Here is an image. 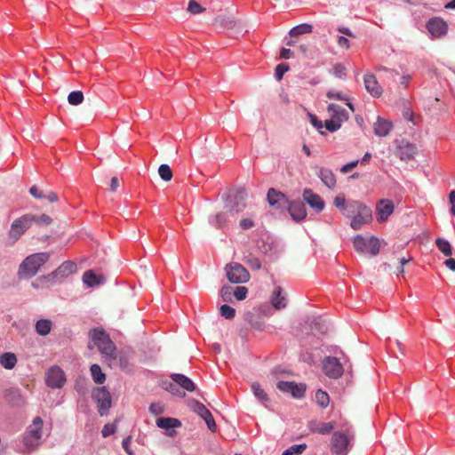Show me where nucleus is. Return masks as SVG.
<instances>
[{"instance_id": "obj_1", "label": "nucleus", "mask_w": 455, "mask_h": 455, "mask_svg": "<svg viewBox=\"0 0 455 455\" xmlns=\"http://www.w3.org/2000/svg\"><path fill=\"white\" fill-rule=\"evenodd\" d=\"M89 338L93 346L98 348L104 357L108 360L116 359V347L105 330L94 328L89 331Z\"/></svg>"}, {"instance_id": "obj_2", "label": "nucleus", "mask_w": 455, "mask_h": 455, "mask_svg": "<svg viewBox=\"0 0 455 455\" xmlns=\"http://www.w3.org/2000/svg\"><path fill=\"white\" fill-rule=\"evenodd\" d=\"M347 209L348 211L347 217L351 218L350 227L355 230L360 229L372 220L371 209L359 201H350Z\"/></svg>"}, {"instance_id": "obj_3", "label": "nucleus", "mask_w": 455, "mask_h": 455, "mask_svg": "<svg viewBox=\"0 0 455 455\" xmlns=\"http://www.w3.org/2000/svg\"><path fill=\"white\" fill-rule=\"evenodd\" d=\"M50 259L48 252H38L28 256L20 264L19 275L20 278H31L36 275L40 267Z\"/></svg>"}, {"instance_id": "obj_4", "label": "nucleus", "mask_w": 455, "mask_h": 455, "mask_svg": "<svg viewBox=\"0 0 455 455\" xmlns=\"http://www.w3.org/2000/svg\"><path fill=\"white\" fill-rule=\"evenodd\" d=\"M43 424V419L40 417H36L32 424L27 428L22 439L23 444L27 449L36 450L41 444Z\"/></svg>"}, {"instance_id": "obj_5", "label": "nucleus", "mask_w": 455, "mask_h": 455, "mask_svg": "<svg viewBox=\"0 0 455 455\" xmlns=\"http://www.w3.org/2000/svg\"><path fill=\"white\" fill-rule=\"evenodd\" d=\"M327 112L330 119L325 120L324 126L331 132L338 131L342 124L349 118L348 112L339 105L334 103L328 105Z\"/></svg>"}, {"instance_id": "obj_6", "label": "nucleus", "mask_w": 455, "mask_h": 455, "mask_svg": "<svg viewBox=\"0 0 455 455\" xmlns=\"http://www.w3.org/2000/svg\"><path fill=\"white\" fill-rule=\"evenodd\" d=\"M34 224V218L32 214H24L15 219L8 232V239L12 243H16L25 232L29 229Z\"/></svg>"}, {"instance_id": "obj_7", "label": "nucleus", "mask_w": 455, "mask_h": 455, "mask_svg": "<svg viewBox=\"0 0 455 455\" xmlns=\"http://www.w3.org/2000/svg\"><path fill=\"white\" fill-rule=\"evenodd\" d=\"M92 399L98 405L100 416L107 415L112 405L111 395L106 387H95L92 394Z\"/></svg>"}, {"instance_id": "obj_8", "label": "nucleus", "mask_w": 455, "mask_h": 455, "mask_svg": "<svg viewBox=\"0 0 455 455\" xmlns=\"http://www.w3.org/2000/svg\"><path fill=\"white\" fill-rule=\"evenodd\" d=\"M227 278L230 283H242L250 279V274L247 269L240 263L231 262L225 267Z\"/></svg>"}, {"instance_id": "obj_9", "label": "nucleus", "mask_w": 455, "mask_h": 455, "mask_svg": "<svg viewBox=\"0 0 455 455\" xmlns=\"http://www.w3.org/2000/svg\"><path fill=\"white\" fill-rule=\"evenodd\" d=\"M350 439L342 432L333 433L331 440V451L335 455H346L348 452Z\"/></svg>"}, {"instance_id": "obj_10", "label": "nucleus", "mask_w": 455, "mask_h": 455, "mask_svg": "<svg viewBox=\"0 0 455 455\" xmlns=\"http://www.w3.org/2000/svg\"><path fill=\"white\" fill-rule=\"evenodd\" d=\"M395 155L402 161H410L417 154V147L405 140H396Z\"/></svg>"}, {"instance_id": "obj_11", "label": "nucleus", "mask_w": 455, "mask_h": 455, "mask_svg": "<svg viewBox=\"0 0 455 455\" xmlns=\"http://www.w3.org/2000/svg\"><path fill=\"white\" fill-rule=\"evenodd\" d=\"M45 381L52 388H60L66 382L64 371L58 366H53L46 372Z\"/></svg>"}, {"instance_id": "obj_12", "label": "nucleus", "mask_w": 455, "mask_h": 455, "mask_svg": "<svg viewBox=\"0 0 455 455\" xmlns=\"http://www.w3.org/2000/svg\"><path fill=\"white\" fill-rule=\"evenodd\" d=\"M323 371L329 377L337 379L343 373V367L336 357L328 356L323 361Z\"/></svg>"}, {"instance_id": "obj_13", "label": "nucleus", "mask_w": 455, "mask_h": 455, "mask_svg": "<svg viewBox=\"0 0 455 455\" xmlns=\"http://www.w3.org/2000/svg\"><path fill=\"white\" fill-rule=\"evenodd\" d=\"M395 204L389 199H381L376 204L377 220L385 222L388 217L394 212Z\"/></svg>"}, {"instance_id": "obj_14", "label": "nucleus", "mask_w": 455, "mask_h": 455, "mask_svg": "<svg viewBox=\"0 0 455 455\" xmlns=\"http://www.w3.org/2000/svg\"><path fill=\"white\" fill-rule=\"evenodd\" d=\"M276 387L282 392L290 393L295 398L302 397L306 391L303 384H297L293 381H279Z\"/></svg>"}, {"instance_id": "obj_15", "label": "nucleus", "mask_w": 455, "mask_h": 455, "mask_svg": "<svg viewBox=\"0 0 455 455\" xmlns=\"http://www.w3.org/2000/svg\"><path fill=\"white\" fill-rule=\"evenodd\" d=\"M427 28L432 36L441 37L447 33L448 25L443 19L435 17L427 21Z\"/></svg>"}, {"instance_id": "obj_16", "label": "nucleus", "mask_w": 455, "mask_h": 455, "mask_svg": "<svg viewBox=\"0 0 455 455\" xmlns=\"http://www.w3.org/2000/svg\"><path fill=\"white\" fill-rule=\"evenodd\" d=\"M364 87L373 97L379 98L382 95V88L373 74H365L363 76Z\"/></svg>"}, {"instance_id": "obj_17", "label": "nucleus", "mask_w": 455, "mask_h": 455, "mask_svg": "<svg viewBox=\"0 0 455 455\" xmlns=\"http://www.w3.org/2000/svg\"><path fill=\"white\" fill-rule=\"evenodd\" d=\"M304 201L317 212H322L324 208V202L320 196L314 193L311 189H305L303 192Z\"/></svg>"}, {"instance_id": "obj_18", "label": "nucleus", "mask_w": 455, "mask_h": 455, "mask_svg": "<svg viewBox=\"0 0 455 455\" xmlns=\"http://www.w3.org/2000/svg\"><path fill=\"white\" fill-rule=\"evenodd\" d=\"M247 193L244 188H239L235 191L233 196L232 205L230 206V212H240L246 207Z\"/></svg>"}, {"instance_id": "obj_19", "label": "nucleus", "mask_w": 455, "mask_h": 455, "mask_svg": "<svg viewBox=\"0 0 455 455\" xmlns=\"http://www.w3.org/2000/svg\"><path fill=\"white\" fill-rule=\"evenodd\" d=\"M76 270V265L71 261H64L55 271L44 278L60 277L64 278Z\"/></svg>"}, {"instance_id": "obj_20", "label": "nucleus", "mask_w": 455, "mask_h": 455, "mask_svg": "<svg viewBox=\"0 0 455 455\" xmlns=\"http://www.w3.org/2000/svg\"><path fill=\"white\" fill-rule=\"evenodd\" d=\"M287 205L289 213L295 221H300L306 218L307 212L303 203L288 201Z\"/></svg>"}, {"instance_id": "obj_21", "label": "nucleus", "mask_w": 455, "mask_h": 455, "mask_svg": "<svg viewBox=\"0 0 455 455\" xmlns=\"http://www.w3.org/2000/svg\"><path fill=\"white\" fill-rule=\"evenodd\" d=\"M170 378L172 380L181 387L183 390L188 392H193L196 390V384L187 376L179 373L171 374Z\"/></svg>"}, {"instance_id": "obj_22", "label": "nucleus", "mask_w": 455, "mask_h": 455, "mask_svg": "<svg viewBox=\"0 0 455 455\" xmlns=\"http://www.w3.org/2000/svg\"><path fill=\"white\" fill-rule=\"evenodd\" d=\"M267 201L271 206L283 207L288 204V199L284 194L270 188L267 192Z\"/></svg>"}, {"instance_id": "obj_23", "label": "nucleus", "mask_w": 455, "mask_h": 455, "mask_svg": "<svg viewBox=\"0 0 455 455\" xmlns=\"http://www.w3.org/2000/svg\"><path fill=\"white\" fill-rule=\"evenodd\" d=\"M392 128V124L380 116L378 117L377 121L373 124L374 133L379 137L387 136Z\"/></svg>"}, {"instance_id": "obj_24", "label": "nucleus", "mask_w": 455, "mask_h": 455, "mask_svg": "<svg viewBox=\"0 0 455 455\" xmlns=\"http://www.w3.org/2000/svg\"><path fill=\"white\" fill-rule=\"evenodd\" d=\"M308 427L310 431L314 433L327 435L330 434L334 428V423L313 420L309 423Z\"/></svg>"}, {"instance_id": "obj_25", "label": "nucleus", "mask_w": 455, "mask_h": 455, "mask_svg": "<svg viewBox=\"0 0 455 455\" xmlns=\"http://www.w3.org/2000/svg\"><path fill=\"white\" fill-rule=\"evenodd\" d=\"M271 304L277 310L286 307V306H287L286 298L283 294L282 287L276 286L275 288V291H273V293L271 295Z\"/></svg>"}, {"instance_id": "obj_26", "label": "nucleus", "mask_w": 455, "mask_h": 455, "mask_svg": "<svg viewBox=\"0 0 455 455\" xmlns=\"http://www.w3.org/2000/svg\"><path fill=\"white\" fill-rule=\"evenodd\" d=\"M319 177L329 188H333L336 186V178L331 170L321 168L319 171Z\"/></svg>"}, {"instance_id": "obj_27", "label": "nucleus", "mask_w": 455, "mask_h": 455, "mask_svg": "<svg viewBox=\"0 0 455 455\" xmlns=\"http://www.w3.org/2000/svg\"><path fill=\"white\" fill-rule=\"evenodd\" d=\"M180 425V421L174 418H158L156 419V426L166 430L179 427Z\"/></svg>"}, {"instance_id": "obj_28", "label": "nucleus", "mask_w": 455, "mask_h": 455, "mask_svg": "<svg viewBox=\"0 0 455 455\" xmlns=\"http://www.w3.org/2000/svg\"><path fill=\"white\" fill-rule=\"evenodd\" d=\"M17 363V357L13 353L6 352L0 355V364L7 369L12 370Z\"/></svg>"}, {"instance_id": "obj_29", "label": "nucleus", "mask_w": 455, "mask_h": 455, "mask_svg": "<svg viewBox=\"0 0 455 455\" xmlns=\"http://www.w3.org/2000/svg\"><path fill=\"white\" fill-rule=\"evenodd\" d=\"M52 323L49 319L38 320L36 323V331L41 336H46L51 332Z\"/></svg>"}, {"instance_id": "obj_30", "label": "nucleus", "mask_w": 455, "mask_h": 455, "mask_svg": "<svg viewBox=\"0 0 455 455\" xmlns=\"http://www.w3.org/2000/svg\"><path fill=\"white\" fill-rule=\"evenodd\" d=\"M83 281L87 286L92 287L99 285L102 282V277L96 275L92 270H88L84 273Z\"/></svg>"}, {"instance_id": "obj_31", "label": "nucleus", "mask_w": 455, "mask_h": 455, "mask_svg": "<svg viewBox=\"0 0 455 455\" xmlns=\"http://www.w3.org/2000/svg\"><path fill=\"white\" fill-rule=\"evenodd\" d=\"M91 374L92 379L97 384H103L106 380V375L102 372L101 368L99 364L94 363L91 366Z\"/></svg>"}, {"instance_id": "obj_32", "label": "nucleus", "mask_w": 455, "mask_h": 455, "mask_svg": "<svg viewBox=\"0 0 455 455\" xmlns=\"http://www.w3.org/2000/svg\"><path fill=\"white\" fill-rule=\"evenodd\" d=\"M313 27L310 24L303 23L292 28L289 34L291 36H298L303 34H309L312 32Z\"/></svg>"}, {"instance_id": "obj_33", "label": "nucleus", "mask_w": 455, "mask_h": 455, "mask_svg": "<svg viewBox=\"0 0 455 455\" xmlns=\"http://www.w3.org/2000/svg\"><path fill=\"white\" fill-rule=\"evenodd\" d=\"M435 244L444 256L448 257L452 254V247L448 240L439 237L435 240Z\"/></svg>"}, {"instance_id": "obj_34", "label": "nucleus", "mask_w": 455, "mask_h": 455, "mask_svg": "<svg viewBox=\"0 0 455 455\" xmlns=\"http://www.w3.org/2000/svg\"><path fill=\"white\" fill-rule=\"evenodd\" d=\"M350 201H346L344 196H338L334 198L333 204L341 212V213L345 216L348 215L347 207L349 205Z\"/></svg>"}, {"instance_id": "obj_35", "label": "nucleus", "mask_w": 455, "mask_h": 455, "mask_svg": "<svg viewBox=\"0 0 455 455\" xmlns=\"http://www.w3.org/2000/svg\"><path fill=\"white\" fill-rule=\"evenodd\" d=\"M315 401L319 406L326 408L330 403L329 395L325 391L319 389L315 393Z\"/></svg>"}, {"instance_id": "obj_36", "label": "nucleus", "mask_w": 455, "mask_h": 455, "mask_svg": "<svg viewBox=\"0 0 455 455\" xmlns=\"http://www.w3.org/2000/svg\"><path fill=\"white\" fill-rule=\"evenodd\" d=\"M353 243L356 251L360 253H364L366 251L368 241H366L362 235H357L355 236Z\"/></svg>"}, {"instance_id": "obj_37", "label": "nucleus", "mask_w": 455, "mask_h": 455, "mask_svg": "<svg viewBox=\"0 0 455 455\" xmlns=\"http://www.w3.org/2000/svg\"><path fill=\"white\" fill-rule=\"evenodd\" d=\"M163 387L165 390H167L168 392H170L171 394L175 395L177 396L184 397L186 395L185 392L180 390L178 387V385L175 384L173 381L172 382H164Z\"/></svg>"}, {"instance_id": "obj_38", "label": "nucleus", "mask_w": 455, "mask_h": 455, "mask_svg": "<svg viewBox=\"0 0 455 455\" xmlns=\"http://www.w3.org/2000/svg\"><path fill=\"white\" fill-rule=\"evenodd\" d=\"M68 101L70 105L77 106L84 101V94L81 91L71 92L68 96Z\"/></svg>"}, {"instance_id": "obj_39", "label": "nucleus", "mask_w": 455, "mask_h": 455, "mask_svg": "<svg viewBox=\"0 0 455 455\" xmlns=\"http://www.w3.org/2000/svg\"><path fill=\"white\" fill-rule=\"evenodd\" d=\"M158 173L164 181H170L172 179V171L168 164H161L158 168Z\"/></svg>"}, {"instance_id": "obj_40", "label": "nucleus", "mask_w": 455, "mask_h": 455, "mask_svg": "<svg viewBox=\"0 0 455 455\" xmlns=\"http://www.w3.org/2000/svg\"><path fill=\"white\" fill-rule=\"evenodd\" d=\"M306 448V443L294 444L286 449L282 455H299L303 453Z\"/></svg>"}, {"instance_id": "obj_41", "label": "nucleus", "mask_w": 455, "mask_h": 455, "mask_svg": "<svg viewBox=\"0 0 455 455\" xmlns=\"http://www.w3.org/2000/svg\"><path fill=\"white\" fill-rule=\"evenodd\" d=\"M220 314L224 318L231 320L235 315V308L231 307L230 306L224 304L220 308Z\"/></svg>"}, {"instance_id": "obj_42", "label": "nucleus", "mask_w": 455, "mask_h": 455, "mask_svg": "<svg viewBox=\"0 0 455 455\" xmlns=\"http://www.w3.org/2000/svg\"><path fill=\"white\" fill-rule=\"evenodd\" d=\"M367 247H369L370 252L373 256H376L379 252L380 242H379V240L377 237L372 236L368 241Z\"/></svg>"}, {"instance_id": "obj_43", "label": "nucleus", "mask_w": 455, "mask_h": 455, "mask_svg": "<svg viewBox=\"0 0 455 455\" xmlns=\"http://www.w3.org/2000/svg\"><path fill=\"white\" fill-rule=\"evenodd\" d=\"M251 389L253 391L254 395L261 402L267 401V395L265 391L260 387L258 383H253L251 385Z\"/></svg>"}, {"instance_id": "obj_44", "label": "nucleus", "mask_w": 455, "mask_h": 455, "mask_svg": "<svg viewBox=\"0 0 455 455\" xmlns=\"http://www.w3.org/2000/svg\"><path fill=\"white\" fill-rule=\"evenodd\" d=\"M191 408L201 418H203L204 415H205L208 412V411H209L202 403H200L198 401H192L191 402Z\"/></svg>"}, {"instance_id": "obj_45", "label": "nucleus", "mask_w": 455, "mask_h": 455, "mask_svg": "<svg viewBox=\"0 0 455 455\" xmlns=\"http://www.w3.org/2000/svg\"><path fill=\"white\" fill-rule=\"evenodd\" d=\"M32 217L34 218V224H36L39 226H48L52 222V219L46 214H41V215L32 214Z\"/></svg>"}, {"instance_id": "obj_46", "label": "nucleus", "mask_w": 455, "mask_h": 455, "mask_svg": "<svg viewBox=\"0 0 455 455\" xmlns=\"http://www.w3.org/2000/svg\"><path fill=\"white\" fill-rule=\"evenodd\" d=\"M188 11L192 14H199L205 11V8L202 7L196 0H190L188 2Z\"/></svg>"}, {"instance_id": "obj_47", "label": "nucleus", "mask_w": 455, "mask_h": 455, "mask_svg": "<svg viewBox=\"0 0 455 455\" xmlns=\"http://www.w3.org/2000/svg\"><path fill=\"white\" fill-rule=\"evenodd\" d=\"M202 419L205 421L208 428L212 432H216L217 425H216L213 416L210 411H208V412L205 415H204V417Z\"/></svg>"}, {"instance_id": "obj_48", "label": "nucleus", "mask_w": 455, "mask_h": 455, "mask_svg": "<svg viewBox=\"0 0 455 455\" xmlns=\"http://www.w3.org/2000/svg\"><path fill=\"white\" fill-rule=\"evenodd\" d=\"M289 70L288 64L285 63H280L276 66L275 70V76L278 81H281L283 79V76L284 73H286Z\"/></svg>"}, {"instance_id": "obj_49", "label": "nucleus", "mask_w": 455, "mask_h": 455, "mask_svg": "<svg viewBox=\"0 0 455 455\" xmlns=\"http://www.w3.org/2000/svg\"><path fill=\"white\" fill-rule=\"evenodd\" d=\"M248 289L244 286H237L234 291V296L237 300H243L246 298Z\"/></svg>"}, {"instance_id": "obj_50", "label": "nucleus", "mask_w": 455, "mask_h": 455, "mask_svg": "<svg viewBox=\"0 0 455 455\" xmlns=\"http://www.w3.org/2000/svg\"><path fill=\"white\" fill-rule=\"evenodd\" d=\"M327 98L330 100H349V97L347 95L342 94L339 92L329 91L326 94Z\"/></svg>"}, {"instance_id": "obj_51", "label": "nucleus", "mask_w": 455, "mask_h": 455, "mask_svg": "<svg viewBox=\"0 0 455 455\" xmlns=\"http://www.w3.org/2000/svg\"><path fill=\"white\" fill-rule=\"evenodd\" d=\"M333 75L338 78H344L347 75L346 68L340 63L335 64L333 67Z\"/></svg>"}, {"instance_id": "obj_52", "label": "nucleus", "mask_w": 455, "mask_h": 455, "mask_svg": "<svg viewBox=\"0 0 455 455\" xmlns=\"http://www.w3.org/2000/svg\"><path fill=\"white\" fill-rule=\"evenodd\" d=\"M227 216L223 212H220L215 216V223L218 228H221L227 225Z\"/></svg>"}, {"instance_id": "obj_53", "label": "nucleus", "mask_w": 455, "mask_h": 455, "mask_svg": "<svg viewBox=\"0 0 455 455\" xmlns=\"http://www.w3.org/2000/svg\"><path fill=\"white\" fill-rule=\"evenodd\" d=\"M131 443H132V436H130V435L125 437L122 442V446H123L124 450L125 451V452L127 453V455H134V452L130 448Z\"/></svg>"}, {"instance_id": "obj_54", "label": "nucleus", "mask_w": 455, "mask_h": 455, "mask_svg": "<svg viewBox=\"0 0 455 455\" xmlns=\"http://www.w3.org/2000/svg\"><path fill=\"white\" fill-rule=\"evenodd\" d=\"M116 431V427L114 425H111V424H106L102 430H101V434L104 437H107L112 434H114Z\"/></svg>"}, {"instance_id": "obj_55", "label": "nucleus", "mask_w": 455, "mask_h": 455, "mask_svg": "<svg viewBox=\"0 0 455 455\" xmlns=\"http://www.w3.org/2000/svg\"><path fill=\"white\" fill-rule=\"evenodd\" d=\"M246 263L252 269H259L261 267V263L257 258H251L246 260Z\"/></svg>"}, {"instance_id": "obj_56", "label": "nucleus", "mask_w": 455, "mask_h": 455, "mask_svg": "<svg viewBox=\"0 0 455 455\" xmlns=\"http://www.w3.org/2000/svg\"><path fill=\"white\" fill-rule=\"evenodd\" d=\"M239 225H240L241 228L248 229V228L254 227V221L251 219H243L240 220Z\"/></svg>"}, {"instance_id": "obj_57", "label": "nucleus", "mask_w": 455, "mask_h": 455, "mask_svg": "<svg viewBox=\"0 0 455 455\" xmlns=\"http://www.w3.org/2000/svg\"><path fill=\"white\" fill-rule=\"evenodd\" d=\"M358 164V160L356 161H353L351 163H348L345 165H343L340 169V172L342 173H347L348 172H350L352 169H354L355 167H356Z\"/></svg>"}, {"instance_id": "obj_58", "label": "nucleus", "mask_w": 455, "mask_h": 455, "mask_svg": "<svg viewBox=\"0 0 455 455\" xmlns=\"http://www.w3.org/2000/svg\"><path fill=\"white\" fill-rule=\"evenodd\" d=\"M149 411L154 415H159L164 411L162 405L159 403H152L149 407Z\"/></svg>"}, {"instance_id": "obj_59", "label": "nucleus", "mask_w": 455, "mask_h": 455, "mask_svg": "<svg viewBox=\"0 0 455 455\" xmlns=\"http://www.w3.org/2000/svg\"><path fill=\"white\" fill-rule=\"evenodd\" d=\"M220 295L224 300H229L231 296V288L229 286H223L220 291Z\"/></svg>"}, {"instance_id": "obj_60", "label": "nucleus", "mask_w": 455, "mask_h": 455, "mask_svg": "<svg viewBox=\"0 0 455 455\" xmlns=\"http://www.w3.org/2000/svg\"><path fill=\"white\" fill-rule=\"evenodd\" d=\"M338 45L341 48L348 49L350 47L349 40L343 36H339L338 37Z\"/></svg>"}, {"instance_id": "obj_61", "label": "nucleus", "mask_w": 455, "mask_h": 455, "mask_svg": "<svg viewBox=\"0 0 455 455\" xmlns=\"http://www.w3.org/2000/svg\"><path fill=\"white\" fill-rule=\"evenodd\" d=\"M43 198L48 200L51 203H55L58 201L59 197L55 192L50 191L46 194H43Z\"/></svg>"}, {"instance_id": "obj_62", "label": "nucleus", "mask_w": 455, "mask_h": 455, "mask_svg": "<svg viewBox=\"0 0 455 455\" xmlns=\"http://www.w3.org/2000/svg\"><path fill=\"white\" fill-rule=\"evenodd\" d=\"M29 193L32 196L35 198L42 199L43 198V192H40L38 188L36 186H33L30 188Z\"/></svg>"}, {"instance_id": "obj_63", "label": "nucleus", "mask_w": 455, "mask_h": 455, "mask_svg": "<svg viewBox=\"0 0 455 455\" xmlns=\"http://www.w3.org/2000/svg\"><path fill=\"white\" fill-rule=\"evenodd\" d=\"M291 57H293V52L290 49L283 48L281 50L280 58L287 60V59H291Z\"/></svg>"}, {"instance_id": "obj_64", "label": "nucleus", "mask_w": 455, "mask_h": 455, "mask_svg": "<svg viewBox=\"0 0 455 455\" xmlns=\"http://www.w3.org/2000/svg\"><path fill=\"white\" fill-rule=\"evenodd\" d=\"M450 203L451 204V212L455 216V190H452L449 196Z\"/></svg>"}]
</instances>
